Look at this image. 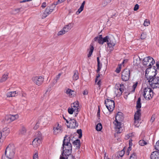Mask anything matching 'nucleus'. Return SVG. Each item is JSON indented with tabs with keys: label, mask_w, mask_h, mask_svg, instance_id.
I'll use <instances>...</instances> for the list:
<instances>
[{
	"label": "nucleus",
	"mask_w": 159,
	"mask_h": 159,
	"mask_svg": "<svg viewBox=\"0 0 159 159\" xmlns=\"http://www.w3.org/2000/svg\"><path fill=\"white\" fill-rule=\"evenodd\" d=\"M70 141L69 137L66 136L64 137L63 141L62 146L61 147L63 150L61 155L63 156L67 157L70 155L72 152V147Z\"/></svg>",
	"instance_id": "f257e3e1"
},
{
	"label": "nucleus",
	"mask_w": 159,
	"mask_h": 159,
	"mask_svg": "<svg viewBox=\"0 0 159 159\" xmlns=\"http://www.w3.org/2000/svg\"><path fill=\"white\" fill-rule=\"evenodd\" d=\"M156 71L157 70L155 69L153 71V75H150L147 80L150 86L153 89L159 88V77L156 76L157 74Z\"/></svg>",
	"instance_id": "f03ea898"
},
{
	"label": "nucleus",
	"mask_w": 159,
	"mask_h": 159,
	"mask_svg": "<svg viewBox=\"0 0 159 159\" xmlns=\"http://www.w3.org/2000/svg\"><path fill=\"white\" fill-rule=\"evenodd\" d=\"M15 148L13 144H10L6 148L5 151V155L9 159H12L15 155Z\"/></svg>",
	"instance_id": "7ed1b4c3"
},
{
	"label": "nucleus",
	"mask_w": 159,
	"mask_h": 159,
	"mask_svg": "<svg viewBox=\"0 0 159 159\" xmlns=\"http://www.w3.org/2000/svg\"><path fill=\"white\" fill-rule=\"evenodd\" d=\"M142 94L146 100H149L153 97V92L151 88L146 87L143 89Z\"/></svg>",
	"instance_id": "20e7f679"
},
{
	"label": "nucleus",
	"mask_w": 159,
	"mask_h": 159,
	"mask_svg": "<svg viewBox=\"0 0 159 159\" xmlns=\"http://www.w3.org/2000/svg\"><path fill=\"white\" fill-rule=\"evenodd\" d=\"M52 130L53 134L54 135H58L63 132V128L61 125L57 123L53 126Z\"/></svg>",
	"instance_id": "39448f33"
},
{
	"label": "nucleus",
	"mask_w": 159,
	"mask_h": 159,
	"mask_svg": "<svg viewBox=\"0 0 159 159\" xmlns=\"http://www.w3.org/2000/svg\"><path fill=\"white\" fill-rule=\"evenodd\" d=\"M105 104L110 112L112 111L115 107V103L113 100L107 99L105 101Z\"/></svg>",
	"instance_id": "423d86ee"
},
{
	"label": "nucleus",
	"mask_w": 159,
	"mask_h": 159,
	"mask_svg": "<svg viewBox=\"0 0 159 159\" xmlns=\"http://www.w3.org/2000/svg\"><path fill=\"white\" fill-rule=\"evenodd\" d=\"M155 62L153 59L149 56L144 58L143 61V64L145 66H151L153 65Z\"/></svg>",
	"instance_id": "0eeeda50"
},
{
	"label": "nucleus",
	"mask_w": 159,
	"mask_h": 159,
	"mask_svg": "<svg viewBox=\"0 0 159 159\" xmlns=\"http://www.w3.org/2000/svg\"><path fill=\"white\" fill-rule=\"evenodd\" d=\"M130 76V70L129 69H125L122 73L121 79L123 80L127 81L129 79Z\"/></svg>",
	"instance_id": "6e6552de"
},
{
	"label": "nucleus",
	"mask_w": 159,
	"mask_h": 159,
	"mask_svg": "<svg viewBox=\"0 0 159 159\" xmlns=\"http://www.w3.org/2000/svg\"><path fill=\"white\" fill-rule=\"evenodd\" d=\"M55 7L53 4L51 5L48 6L43 13V16L45 18L50 14L53 10Z\"/></svg>",
	"instance_id": "1a4fd4ad"
},
{
	"label": "nucleus",
	"mask_w": 159,
	"mask_h": 159,
	"mask_svg": "<svg viewBox=\"0 0 159 159\" xmlns=\"http://www.w3.org/2000/svg\"><path fill=\"white\" fill-rule=\"evenodd\" d=\"M33 81L38 86L41 85L44 81V78L42 76H35L32 78Z\"/></svg>",
	"instance_id": "9d476101"
},
{
	"label": "nucleus",
	"mask_w": 159,
	"mask_h": 159,
	"mask_svg": "<svg viewBox=\"0 0 159 159\" xmlns=\"http://www.w3.org/2000/svg\"><path fill=\"white\" fill-rule=\"evenodd\" d=\"M19 116L17 114L15 115H9L5 117V120L8 122L10 123L17 119Z\"/></svg>",
	"instance_id": "9b49d317"
},
{
	"label": "nucleus",
	"mask_w": 159,
	"mask_h": 159,
	"mask_svg": "<svg viewBox=\"0 0 159 159\" xmlns=\"http://www.w3.org/2000/svg\"><path fill=\"white\" fill-rule=\"evenodd\" d=\"M141 110L138 109L134 115V124L137 125L138 123L140 120L141 113L140 111Z\"/></svg>",
	"instance_id": "f8f14e48"
},
{
	"label": "nucleus",
	"mask_w": 159,
	"mask_h": 159,
	"mask_svg": "<svg viewBox=\"0 0 159 159\" xmlns=\"http://www.w3.org/2000/svg\"><path fill=\"white\" fill-rule=\"evenodd\" d=\"M10 131V129L8 128L7 127L4 128L0 133V135H2L1 137L3 139H4L6 136L9 134Z\"/></svg>",
	"instance_id": "ddd939ff"
},
{
	"label": "nucleus",
	"mask_w": 159,
	"mask_h": 159,
	"mask_svg": "<svg viewBox=\"0 0 159 159\" xmlns=\"http://www.w3.org/2000/svg\"><path fill=\"white\" fill-rule=\"evenodd\" d=\"M78 123L74 119H70L69 120V128L75 129L78 126Z\"/></svg>",
	"instance_id": "4468645a"
},
{
	"label": "nucleus",
	"mask_w": 159,
	"mask_h": 159,
	"mask_svg": "<svg viewBox=\"0 0 159 159\" xmlns=\"http://www.w3.org/2000/svg\"><path fill=\"white\" fill-rule=\"evenodd\" d=\"M41 143V138H36L32 142V144L34 147L36 148L39 146Z\"/></svg>",
	"instance_id": "2eb2a0df"
},
{
	"label": "nucleus",
	"mask_w": 159,
	"mask_h": 159,
	"mask_svg": "<svg viewBox=\"0 0 159 159\" xmlns=\"http://www.w3.org/2000/svg\"><path fill=\"white\" fill-rule=\"evenodd\" d=\"M71 107L73 108L74 110L76 111V113L75 116H76L78 114V113L77 112L79 111V110L80 108V106L78 102V101H76L71 104Z\"/></svg>",
	"instance_id": "dca6fc26"
},
{
	"label": "nucleus",
	"mask_w": 159,
	"mask_h": 159,
	"mask_svg": "<svg viewBox=\"0 0 159 159\" xmlns=\"http://www.w3.org/2000/svg\"><path fill=\"white\" fill-rule=\"evenodd\" d=\"M114 123L115 126V128L116 130L117 131V133H121V132L120 131V129L121 128V124L120 122H119L118 120H115V121L114 122Z\"/></svg>",
	"instance_id": "f3484780"
},
{
	"label": "nucleus",
	"mask_w": 159,
	"mask_h": 159,
	"mask_svg": "<svg viewBox=\"0 0 159 159\" xmlns=\"http://www.w3.org/2000/svg\"><path fill=\"white\" fill-rule=\"evenodd\" d=\"M151 159H159V152L155 151L153 152L150 156Z\"/></svg>",
	"instance_id": "a211bd4d"
},
{
	"label": "nucleus",
	"mask_w": 159,
	"mask_h": 159,
	"mask_svg": "<svg viewBox=\"0 0 159 159\" xmlns=\"http://www.w3.org/2000/svg\"><path fill=\"white\" fill-rule=\"evenodd\" d=\"M107 45L109 50L112 51L114 49V47L115 45V43L110 39L107 43Z\"/></svg>",
	"instance_id": "6ab92c4d"
},
{
	"label": "nucleus",
	"mask_w": 159,
	"mask_h": 159,
	"mask_svg": "<svg viewBox=\"0 0 159 159\" xmlns=\"http://www.w3.org/2000/svg\"><path fill=\"white\" fill-rule=\"evenodd\" d=\"M123 118L122 113L118 112L116 116L115 120L120 121L123 120Z\"/></svg>",
	"instance_id": "aec40b11"
},
{
	"label": "nucleus",
	"mask_w": 159,
	"mask_h": 159,
	"mask_svg": "<svg viewBox=\"0 0 159 159\" xmlns=\"http://www.w3.org/2000/svg\"><path fill=\"white\" fill-rule=\"evenodd\" d=\"M151 66L148 68L146 70L145 76L147 78V80H148V78H149L150 75H153V73H152V72H150L151 70Z\"/></svg>",
	"instance_id": "412c9836"
},
{
	"label": "nucleus",
	"mask_w": 159,
	"mask_h": 159,
	"mask_svg": "<svg viewBox=\"0 0 159 159\" xmlns=\"http://www.w3.org/2000/svg\"><path fill=\"white\" fill-rule=\"evenodd\" d=\"M94 40L95 41H97L100 44H102V35H100L99 36L95 37Z\"/></svg>",
	"instance_id": "4be33fe9"
},
{
	"label": "nucleus",
	"mask_w": 159,
	"mask_h": 159,
	"mask_svg": "<svg viewBox=\"0 0 159 159\" xmlns=\"http://www.w3.org/2000/svg\"><path fill=\"white\" fill-rule=\"evenodd\" d=\"M97 73H99V71H100L102 67V64L101 63H100L99 57H97Z\"/></svg>",
	"instance_id": "5701e85b"
},
{
	"label": "nucleus",
	"mask_w": 159,
	"mask_h": 159,
	"mask_svg": "<svg viewBox=\"0 0 159 159\" xmlns=\"http://www.w3.org/2000/svg\"><path fill=\"white\" fill-rule=\"evenodd\" d=\"M8 73H7L3 75L0 80V82H3L6 81L8 78Z\"/></svg>",
	"instance_id": "b1692460"
},
{
	"label": "nucleus",
	"mask_w": 159,
	"mask_h": 159,
	"mask_svg": "<svg viewBox=\"0 0 159 159\" xmlns=\"http://www.w3.org/2000/svg\"><path fill=\"white\" fill-rule=\"evenodd\" d=\"M40 122H42L44 125H46L48 123V120L47 118L44 117H42Z\"/></svg>",
	"instance_id": "393cba45"
},
{
	"label": "nucleus",
	"mask_w": 159,
	"mask_h": 159,
	"mask_svg": "<svg viewBox=\"0 0 159 159\" xmlns=\"http://www.w3.org/2000/svg\"><path fill=\"white\" fill-rule=\"evenodd\" d=\"M74 75L72 78L73 80H76L79 78L78 72L77 70H74L73 72Z\"/></svg>",
	"instance_id": "a878e982"
},
{
	"label": "nucleus",
	"mask_w": 159,
	"mask_h": 159,
	"mask_svg": "<svg viewBox=\"0 0 159 159\" xmlns=\"http://www.w3.org/2000/svg\"><path fill=\"white\" fill-rule=\"evenodd\" d=\"M73 143L74 145L76 146V148L79 149L80 147V141L78 139H77L75 141H74Z\"/></svg>",
	"instance_id": "bb28decb"
},
{
	"label": "nucleus",
	"mask_w": 159,
	"mask_h": 159,
	"mask_svg": "<svg viewBox=\"0 0 159 159\" xmlns=\"http://www.w3.org/2000/svg\"><path fill=\"white\" fill-rule=\"evenodd\" d=\"M148 141L147 140H144V138H143L142 139L140 140L139 142V144L141 146L146 145Z\"/></svg>",
	"instance_id": "cd10ccee"
},
{
	"label": "nucleus",
	"mask_w": 159,
	"mask_h": 159,
	"mask_svg": "<svg viewBox=\"0 0 159 159\" xmlns=\"http://www.w3.org/2000/svg\"><path fill=\"white\" fill-rule=\"evenodd\" d=\"M141 98H139L138 99V100L137 101L136 107L137 109H139L141 107Z\"/></svg>",
	"instance_id": "c85d7f7f"
},
{
	"label": "nucleus",
	"mask_w": 159,
	"mask_h": 159,
	"mask_svg": "<svg viewBox=\"0 0 159 159\" xmlns=\"http://www.w3.org/2000/svg\"><path fill=\"white\" fill-rule=\"evenodd\" d=\"M93 50V46L91 44L90 45V50L88 54V57H90L92 55Z\"/></svg>",
	"instance_id": "c756f323"
},
{
	"label": "nucleus",
	"mask_w": 159,
	"mask_h": 159,
	"mask_svg": "<svg viewBox=\"0 0 159 159\" xmlns=\"http://www.w3.org/2000/svg\"><path fill=\"white\" fill-rule=\"evenodd\" d=\"M26 128L24 126H22L20 130V133L22 134H25L26 133Z\"/></svg>",
	"instance_id": "7c9ffc66"
},
{
	"label": "nucleus",
	"mask_w": 159,
	"mask_h": 159,
	"mask_svg": "<svg viewBox=\"0 0 159 159\" xmlns=\"http://www.w3.org/2000/svg\"><path fill=\"white\" fill-rule=\"evenodd\" d=\"M115 94L117 96H120L122 93V91H120L118 90V88H115Z\"/></svg>",
	"instance_id": "2f4dec72"
},
{
	"label": "nucleus",
	"mask_w": 159,
	"mask_h": 159,
	"mask_svg": "<svg viewBox=\"0 0 159 159\" xmlns=\"http://www.w3.org/2000/svg\"><path fill=\"white\" fill-rule=\"evenodd\" d=\"M110 39V38L108 36H106L103 39L102 38V44L105 42H107V43Z\"/></svg>",
	"instance_id": "473e14b6"
},
{
	"label": "nucleus",
	"mask_w": 159,
	"mask_h": 159,
	"mask_svg": "<svg viewBox=\"0 0 159 159\" xmlns=\"http://www.w3.org/2000/svg\"><path fill=\"white\" fill-rule=\"evenodd\" d=\"M102 128V126L101 123H98L96 126V129L98 131H100Z\"/></svg>",
	"instance_id": "72a5a7b5"
},
{
	"label": "nucleus",
	"mask_w": 159,
	"mask_h": 159,
	"mask_svg": "<svg viewBox=\"0 0 159 159\" xmlns=\"http://www.w3.org/2000/svg\"><path fill=\"white\" fill-rule=\"evenodd\" d=\"M12 92V95L13 97H15L18 95L20 94V92L18 90L15 91H11Z\"/></svg>",
	"instance_id": "f704fd0d"
},
{
	"label": "nucleus",
	"mask_w": 159,
	"mask_h": 159,
	"mask_svg": "<svg viewBox=\"0 0 159 159\" xmlns=\"http://www.w3.org/2000/svg\"><path fill=\"white\" fill-rule=\"evenodd\" d=\"M65 1V0H58L57 1L54 2L53 4L55 5V6L56 7V5L62 3Z\"/></svg>",
	"instance_id": "c9c22d12"
},
{
	"label": "nucleus",
	"mask_w": 159,
	"mask_h": 159,
	"mask_svg": "<svg viewBox=\"0 0 159 159\" xmlns=\"http://www.w3.org/2000/svg\"><path fill=\"white\" fill-rule=\"evenodd\" d=\"M68 113L70 114H72L74 111L75 112H75H76V111H75L72 107L71 108H69L68 109Z\"/></svg>",
	"instance_id": "e433bc0d"
},
{
	"label": "nucleus",
	"mask_w": 159,
	"mask_h": 159,
	"mask_svg": "<svg viewBox=\"0 0 159 159\" xmlns=\"http://www.w3.org/2000/svg\"><path fill=\"white\" fill-rule=\"evenodd\" d=\"M77 132L79 135V138L80 139L82 137V131L81 129H78L77 130Z\"/></svg>",
	"instance_id": "4c0bfd02"
},
{
	"label": "nucleus",
	"mask_w": 159,
	"mask_h": 159,
	"mask_svg": "<svg viewBox=\"0 0 159 159\" xmlns=\"http://www.w3.org/2000/svg\"><path fill=\"white\" fill-rule=\"evenodd\" d=\"M138 85V82H136L132 86V89L133 90H132L131 91L132 92H134L135 90V89L136 88L137 85Z\"/></svg>",
	"instance_id": "58836bf2"
},
{
	"label": "nucleus",
	"mask_w": 159,
	"mask_h": 159,
	"mask_svg": "<svg viewBox=\"0 0 159 159\" xmlns=\"http://www.w3.org/2000/svg\"><path fill=\"white\" fill-rule=\"evenodd\" d=\"M150 23V21L146 19L144 20L143 25L146 26H148L149 25Z\"/></svg>",
	"instance_id": "ea45409f"
},
{
	"label": "nucleus",
	"mask_w": 159,
	"mask_h": 159,
	"mask_svg": "<svg viewBox=\"0 0 159 159\" xmlns=\"http://www.w3.org/2000/svg\"><path fill=\"white\" fill-rule=\"evenodd\" d=\"M154 147L156 149L159 151V140L156 142Z\"/></svg>",
	"instance_id": "a19ab883"
},
{
	"label": "nucleus",
	"mask_w": 159,
	"mask_h": 159,
	"mask_svg": "<svg viewBox=\"0 0 159 159\" xmlns=\"http://www.w3.org/2000/svg\"><path fill=\"white\" fill-rule=\"evenodd\" d=\"M129 159H137V156L135 153H133L131 154Z\"/></svg>",
	"instance_id": "79ce46f5"
},
{
	"label": "nucleus",
	"mask_w": 159,
	"mask_h": 159,
	"mask_svg": "<svg viewBox=\"0 0 159 159\" xmlns=\"http://www.w3.org/2000/svg\"><path fill=\"white\" fill-rule=\"evenodd\" d=\"M65 33H65V32H64V30H63V29H62L61 31L58 32V33L57 34V35L58 36H59L64 34Z\"/></svg>",
	"instance_id": "37998d69"
},
{
	"label": "nucleus",
	"mask_w": 159,
	"mask_h": 159,
	"mask_svg": "<svg viewBox=\"0 0 159 159\" xmlns=\"http://www.w3.org/2000/svg\"><path fill=\"white\" fill-rule=\"evenodd\" d=\"M125 153V151L124 149L122 150L119 152V155L120 157H122Z\"/></svg>",
	"instance_id": "c03bdc74"
},
{
	"label": "nucleus",
	"mask_w": 159,
	"mask_h": 159,
	"mask_svg": "<svg viewBox=\"0 0 159 159\" xmlns=\"http://www.w3.org/2000/svg\"><path fill=\"white\" fill-rule=\"evenodd\" d=\"M147 37L146 34L145 33H142L141 35V39H144Z\"/></svg>",
	"instance_id": "a18cd8bd"
},
{
	"label": "nucleus",
	"mask_w": 159,
	"mask_h": 159,
	"mask_svg": "<svg viewBox=\"0 0 159 159\" xmlns=\"http://www.w3.org/2000/svg\"><path fill=\"white\" fill-rule=\"evenodd\" d=\"M6 96L7 98L13 97L12 92H7V93Z\"/></svg>",
	"instance_id": "49530a36"
},
{
	"label": "nucleus",
	"mask_w": 159,
	"mask_h": 159,
	"mask_svg": "<svg viewBox=\"0 0 159 159\" xmlns=\"http://www.w3.org/2000/svg\"><path fill=\"white\" fill-rule=\"evenodd\" d=\"M72 92V91L71 90L68 89L66 91V93L67 94L69 95H72V94L71 93Z\"/></svg>",
	"instance_id": "de8ad7c7"
},
{
	"label": "nucleus",
	"mask_w": 159,
	"mask_h": 159,
	"mask_svg": "<svg viewBox=\"0 0 159 159\" xmlns=\"http://www.w3.org/2000/svg\"><path fill=\"white\" fill-rule=\"evenodd\" d=\"M65 26L68 28L70 30L73 27V25L71 23H70L68 25Z\"/></svg>",
	"instance_id": "09e8293b"
},
{
	"label": "nucleus",
	"mask_w": 159,
	"mask_h": 159,
	"mask_svg": "<svg viewBox=\"0 0 159 159\" xmlns=\"http://www.w3.org/2000/svg\"><path fill=\"white\" fill-rule=\"evenodd\" d=\"M155 115H153L151 117V118L150 120V121L151 123H153L155 120Z\"/></svg>",
	"instance_id": "8fccbe9b"
},
{
	"label": "nucleus",
	"mask_w": 159,
	"mask_h": 159,
	"mask_svg": "<svg viewBox=\"0 0 159 159\" xmlns=\"http://www.w3.org/2000/svg\"><path fill=\"white\" fill-rule=\"evenodd\" d=\"M33 159H39L37 152H36L33 155Z\"/></svg>",
	"instance_id": "3c124183"
},
{
	"label": "nucleus",
	"mask_w": 159,
	"mask_h": 159,
	"mask_svg": "<svg viewBox=\"0 0 159 159\" xmlns=\"http://www.w3.org/2000/svg\"><path fill=\"white\" fill-rule=\"evenodd\" d=\"M138 59V58L136 59V58H134V62L135 63V64L137 65L139 64L140 62V60H139L138 62H137V59Z\"/></svg>",
	"instance_id": "603ef678"
},
{
	"label": "nucleus",
	"mask_w": 159,
	"mask_h": 159,
	"mask_svg": "<svg viewBox=\"0 0 159 159\" xmlns=\"http://www.w3.org/2000/svg\"><path fill=\"white\" fill-rule=\"evenodd\" d=\"M47 94L46 93H45V94L43 95V97L41 98V99L42 101H43L44 100H45L47 98Z\"/></svg>",
	"instance_id": "864d4df0"
},
{
	"label": "nucleus",
	"mask_w": 159,
	"mask_h": 159,
	"mask_svg": "<svg viewBox=\"0 0 159 159\" xmlns=\"http://www.w3.org/2000/svg\"><path fill=\"white\" fill-rule=\"evenodd\" d=\"M40 122L39 121H38V122H37L35 125L34 127V129H37L39 127V124L40 123Z\"/></svg>",
	"instance_id": "5fc2aeb1"
},
{
	"label": "nucleus",
	"mask_w": 159,
	"mask_h": 159,
	"mask_svg": "<svg viewBox=\"0 0 159 159\" xmlns=\"http://www.w3.org/2000/svg\"><path fill=\"white\" fill-rule=\"evenodd\" d=\"M139 7V6L138 4H136L135 6L134 9V10L135 11L137 10Z\"/></svg>",
	"instance_id": "6e6d98bb"
},
{
	"label": "nucleus",
	"mask_w": 159,
	"mask_h": 159,
	"mask_svg": "<svg viewBox=\"0 0 159 159\" xmlns=\"http://www.w3.org/2000/svg\"><path fill=\"white\" fill-rule=\"evenodd\" d=\"M63 29L64 30V32H65V33L67 32L69 30H70L66 26H64Z\"/></svg>",
	"instance_id": "4d7b16f0"
},
{
	"label": "nucleus",
	"mask_w": 159,
	"mask_h": 159,
	"mask_svg": "<svg viewBox=\"0 0 159 159\" xmlns=\"http://www.w3.org/2000/svg\"><path fill=\"white\" fill-rule=\"evenodd\" d=\"M120 70H121V67L120 66L118 67H117L116 69V72L117 73H118L120 72Z\"/></svg>",
	"instance_id": "13d9d810"
},
{
	"label": "nucleus",
	"mask_w": 159,
	"mask_h": 159,
	"mask_svg": "<svg viewBox=\"0 0 159 159\" xmlns=\"http://www.w3.org/2000/svg\"><path fill=\"white\" fill-rule=\"evenodd\" d=\"M61 75V74L60 73L54 78L58 81Z\"/></svg>",
	"instance_id": "bf43d9fd"
},
{
	"label": "nucleus",
	"mask_w": 159,
	"mask_h": 159,
	"mask_svg": "<svg viewBox=\"0 0 159 159\" xmlns=\"http://www.w3.org/2000/svg\"><path fill=\"white\" fill-rule=\"evenodd\" d=\"M57 80L55 79V78L53 79L52 82V84L53 85H55L57 83Z\"/></svg>",
	"instance_id": "052dcab7"
},
{
	"label": "nucleus",
	"mask_w": 159,
	"mask_h": 159,
	"mask_svg": "<svg viewBox=\"0 0 159 159\" xmlns=\"http://www.w3.org/2000/svg\"><path fill=\"white\" fill-rule=\"evenodd\" d=\"M46 6V3L45 2H43L42 4L41 7L43 8H44Z\"/></svg>",
	"instance_id": "680f3d73"
},
{
	"label": "nucleus",
	"mask_w": 159,
	"mask_h": 159,
	"mask_svg": "<svg viewBox=\"0 0 159 159\" xmlns=\"http://www.w3.org/2000/svg\"><path fill=\"white\" fill-rule=\"evenodd\" d=\"M83 93V95H87L88 94V91L87 90H84V91Z\"/></svg>",
	"instance_id": "e2e57ef3"
},
{
	"label": "nucleus",
	"mask_w": 159,
	"mask_h": 159,
	"mask_svg": "<svg viewBox=\"0 0 159 159\" xmlns=\"http://www.w3.org/2000/svg\"><path fill=\"white\" fill-rule=\"evenodd\" d=\"M100 76V75L99 74H98V75L96 76V77L95 80V83H96L97 81L98 80V78Z\"/></svg>",
	"instance_id": "0e129e2a"
},
{
	"label": "nucleus",
	"mask_w": 159,
	"mask_h": 159,
	"mask_svg": "<svg viewBox=\"0 0 159 159\" xmlns=\"http://www.w3.org/2000/svg\"><path fill=\"white\" fill-rule=\"evenodd\" d=\"M1 137H2V135H0V145L2 144V142L3 140L4 139Z\"/></svg>",
	"instance_id": "69168bd1"
},
{
	"label": "nucleus",
	"mask_w": 159,
	"mask_h": 159,
	"mask_svg": "<svg viewBox=\"0 0 159 159\" xmlns=\"http://www.w3.org/2000/svg\"><path fill=\"white\" fill-rule=\"evenodd\" d=\"M85 3V1H83V2L82 3L81 6H80V7L84 8Z\"/></svg>",
	"instance_id": "338daca9"
},
{
	"label": "nucleus",
	"mask_w": 159,
	"mask_h": 159,
	"mask_svg": "<svg viewBox=\"0 0 159 159\" xmlns=\"http://www.w3.org/2000/svg\"><path fill=\"white\" fill-rule=\"evenodd\" d=\"M156 64L157 67V68H159V62L157 61L156 63Z\"/></svg>",
	"instance_id": "774afa93"
}]
</instances>
